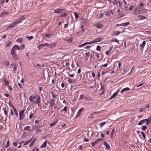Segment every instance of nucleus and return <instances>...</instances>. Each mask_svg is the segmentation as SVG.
<instances>
[{
	"label": "nucleus",
	"instance_id": "0e129e2a",
	"mask_svg": "<svg viewBox=\"0 0 151 151\" xmlns=\"http://www.w3.org/2000/svg\"><path fill=\"white\" fill-rule=\"evenodd\" d=\"M119 67L120 69L122 68V64L120 63H119L118 64Z\"/></svg>",
	"mask_w": 151,
	"mask_h": 151
},
{
	"label": "nucleus",
	"instance_id": "f8f14e48",
	"mask_svg": "<svg viewBox=\"0 0 151 151\" xmlns=\"http://www.w3.org/2000/svg\"><path fill=\"white\" fill-rule=\"evenodd\" d=\"M137 19L139 20H142L146 18V17L143 15H138L137 16Z\"/></svg>",
	"mask_w": 151,
	"mask_h": 151
},
{
	"label": "nucleus",
	"instance_id": "20e7f679",
	"mask_svg": "<svg viewBox=\"0 0 151 151\" xmlns=\"http://www.w3.org/2000/svg\"><path fill=\"white\" fill-rule=\"evenodd\" d=\"M24 19V17H22L19 18L17 20L15 21L16 24H17L21 22Z\"/></svg>",
	"mask_w": 151,
	"mask_h": 151
},
{
	"label": "nucleus",
	"instance_id": "58836bf2",
	"mask_svg": "<svg viewBox=\"0 0 151 151\" xmlns=\"http://www.w3.org/2000/svg\"><path fill=\"white\" fill-rule=\"evenodd\" d=\"M17 24L15 22H13L10 25V27H13L14 26Z\"/></svg>",
	"mask_w": 151,
	"mask_h": 151
},
{
	"label": "nucleus",
	"instance_id": "72a5a7b5",
	"mask_svg": "<svg viewBox=\"0 0 151 151\" xmlns=\"http://www.w3.org/2000/svg\"><path fill=\"white\" fill-rule=\"evenodd\" d=\"M12 43V42L11 41L7 42L6 44V46H11Z\"/></svg>",
	"mask_w": 151,
	"mask_h": 151
},
{
	"label": "nucleus",
	"instance_id": "dca6fc26",
	"mask_svg": "<svg viewBox=\"0 0 151 151\" xmlns=\"http://www.w3.org/2000/svg\"><path fill=\"white\" fill-rule=\"evenodd\" d=\"M19 119L20 120H22L24 117V115L23 114L19 113Z\"/></svg>",
	"mask_w": 151,
	"mask_h": 151
},
{
	"label": "nucleus",
	"instance_id": "cd10ccee",
	"mask_svg": "<svg viewBox=\"0 0 151 151\" xmlns=\"http://www.w3.org/2000/svg\"><path fill=\"white\" fill-rule=\"evenodd\" d=\"M22 40H23V39L22 38H18L17 39L16 41L17 42L22 43Z\"/></svg>",
	"mask_w": 151,
	"mask_h": 151
},
{
	"label": "nucleus",
	"instance_id": "a211bd4d",
	"mask_svg": "<svg viewBox=\"0 0 151 151\" xmlns=\"http://www.w3.org/2000/svg\"><path fill=\"white\" fill-rule=\"evenodd\" d=\"M17 149L15 147H11L7 149L8 151H16Z\"/></svg>",
	"mask_w": 151,
	"mask_h": 151
},
{
	"label": "nucleus",
	"instance_id": "052dcab7",
	"mask_svg": "<svg viewBox=\"0 0 151 151\" xmlns=\"http://www.w3.org/2000/svg\"><path fill=\"white\" fill-rule=\"evenodd\" d=\"M17 69V66L16 65H14V69H13V71H14L15 70H16Z\"/></svg>",
	"mask_w": 151,
	"mask_h": 151
},
{
	"label": "nucleus",
	"instance_id": "ddd939ff",
	"mask_svg": "<svg viewBox=\"0 0 151 151\" xmlns=\"http://www.w3.org/2000/svg\"><path fill=\"white\" fill-rule=\"evenodd\" d=\"M120 33V32L119 31H116L112 33L111 35L113 36H117L119 35Z\"/></svg>",
	"mask_w": 151,
	"mask_h": 151
},
{
	"label": "nucleus",
	"instance_id": "2f4dec72",
	"mask_svg": "<svg viewBox=\"0 0 151 151\" xmlns=\"http://www.w3.org/2000/svg\"><path fill=\"white\" fill-rule=\"evenodd\" d=\"M67 15V13H64L61 14L60 16V17H65Z\"/></svg>",
	"mask_w": 151,
	"mask_h": 151
},
{
	"label": "nucleus",
	"instance_id": "b1692460",
	"mask_svg": "<svg viewBox=\"0 0 151 151\" xmlns=\"http://www.w3.org/2000/svg\"><path fill=\"white\" fill-rule=\"evenodd\" d=\"M12 107L14 110V113H15V114H16V115L17 116L18 115V112H17L16 108H15V107L14 106H12Z\"/></svg>",
	"mask_w": 151,
	"mask_h": 151
},
{
	"label": "nucleus",
	"instance_id": "393cba45",
	"mask_svg": "<svg viewBox=\"0 0 151 151\" xmlns=\"http://www.w3.org/2000/svg\"><path fill=\"white\" fill-rule=\"evenodd\" d=\"M130 24L129 22H127L125 23H122V26L123 27H126Z\"/></svg>",
	"mask_w": 151,
	"mask_h": 151
},
{
	"label": "nucleus",
	"instance_id": "de8ad7c7",
	"mask_svg": "<svg viewBox=\"0 0 151 151\" xmlns=\"http://www.w3.org/2000/svg\"><path fill=\"white\" fill-rule=\"evenodd\" d=\"M113 45H111V46L110 48L108 50V51H109V52H111V50L113 49Z\"/></svg>",
	"mask_w": 151,
	"mask_h": 151
},
{
	"label": "nucleus",
	"instance_id": "4be33fe9",
	"mask_svg": "<svg viewBox=\"0 0 151 151\" xmlns=\"http://www.w3.org/2000/svg\"><path fill=\"white\" fill-rule=\"evenodd\" d=\"M33 137H32L30 139H29V140H28L27 141L25 142L24 143V145H26L27 144H28L29 143H30L32 142V139Z\"/></svg>",
	"mask_w": 151,
	"mask_h": 151
},
{
	"label": "nucleus",
	"instance_id": "8fccbe9b",
	"mask_svg": "<svg viewBox=\"0 0 151 151\" xmlns=\"http://www.w3.org/2000/svg\"><path fill=\"white\" fill-rule=\"evenodd\" d=\"M103 139L99 138L98 139H96V140L98 142H99L101 141Z\"/></svg>",
	"mask_w": 151,
	"mask_h": 151
},
{
	"label": "nucleus",
	"instance_id": "c9c22d12",
	"mask_svg": "<svg viewBox=\"0 0 151 151\" xmlns=\"http://www.w3.org/2000/svg\"><path fill=\"white\" fill-rule=\"evenodd\" d=\"M3 110H4V113H5V114L6 115H7V112L6 110V107H4L3 108Z\"/></svg>",
	"mask_w": 151,
	"mask_h": 151
},
{
	"label": "nucleus",
	"instance_id": "c03bdc74",
	"mask_svg": "<svg viewBox=\"0 0 151 151\" xmlns=\"http://www.w3.org/2000/svg\"><path fill=\"white\" fill-rule=\"evenodd\" d=\"M111 41L113 42H119V41L116 38H115L114 39H113L111 40Z\"/></svg>",
	"mask_w": 151,
	"mask_h": 151
},
{
	"label": "nucleus",
	"instance_id": "c756f323",
	"mask_svg": "<svg viewBox=\"0 0 151 151\" xmlns=\"http://www.w3.org/2000/svg\"><path fill=\"white\" fill-rule=\"evenodd\" d=\"M119 2L118 1H117L116 0H114L112 1V3L116 5H118V3Z\"/></svg>",
	"mask_w": 151,
	"mask_h": 151
},
{
	"label": "nucleus",
	"instance_id": "a18cd8bd",
	"mask_svg": "<svg viewBox=\"0 0 151 151\" xmlns=\"http://www.w3.org/2000/svg\"><path fill=\"white\" fill-rule=\"evenodd\" d=\"M72 41V38H69L68 39V40H67V41L69 43H70Z\"/></svg>",
	"mask_w": 151,
	"mask_h": 151
},
{
	"label": "nucleus",
	"instance_id": "603ef678",
	"mask_svg": "<svg viewBox=\"0 0 151 151\" xmlns=\"http://www.w3.org/2000/svg\"><path fill=\"white\" fill-rule=\"evenodd\" d=\"M147 127L146 126H144L142 127V129L143 130H145L147 129Z\"/></svg>",
	"mask_w": 151,
	"mask_h": 151
},
{
	"label": "nucleus",
	"instance_id": "5701e85b",
	"mask_svg": "<svg viewBox=\"0 0 151 151\" xmlns=\"http://www.w3.org/2000/svg\"><path fill=\"white\" fill-rule=\"evenodd\" d=\"M84 109V108H82L80 109L77 112L76 115V116H80L81 111Z\"/></svg>",
	"mask_w": 151,
	"mask_h": 151
},
{
	"label": "nucleus",
	"instance_id": "a878e982",
	"mask_svg": "<svg viewBox=\"0 0 151 151\" xmlns=\"http://www.w3.org/2000/svg\"><path fill=\"white\" fill-rule=\"evenodd\" d=\"M145 122V121L144 120V119L142 120L139 122L138 123V125H141L143 124Z\"/></svg>",
	"mask_w": 151,
	"mask_h": 151
},
{
	"label": "nucleus",
	"instance_id": "6ab92c4d",
	"mask_svg": "<svg viewBox=\"0 0 151 151\" xmlns=\"http://www.w3.org/2000/svg\"><path fill=\"white\" fill-rule=\"evenodd\" d=\"M146 44L145 41H144L143 42L142 44H140V47H141V49H142L143 48Z\"/></svg>",
	"mask_w": 151,
	"mask_h": 151
},
{
	"label": "nucleus",
	"instance_id": "c85d7f7f",
	"mask_svg": "<svg viewBox=\"0 0 151 151\" xmlns=\"http://www.w3.org/2000/svg\"><path fill=\"white\" fill-rule=\"evenodd\" d=\"M98 143V142L96 139L94 142H92V147H93L96 144H97Z\"/></svg>",
	"mask_w": 151,
	"mask_h": 151
},
{
	"label": "nucleus",
	"instance_id": "bb28decb",
	"mask_svg": "<svg viewBox=\"0 0 151 151\" xmlns=\"http://www.w3.org/2000/svg\"><path fill=\"white\" fill-rule=\"evenodd\" d=\"M4 83H5L6 85H8L9 84V82L7 80V79L6 78H4Z\"/></svg>",
	"mask_w": 151,
	"mask_h": 151
},
{
	"label": "nucleus",
	"instance_id": "bf43d9fd",
	"mask_svg": "<svg viewBox=\"0 0 151 151\" xmlns=\"http://www.w3.org/2000/svg\"><path fill=\"white\" fill-rule=\"evenodd\" d=\"M9 140H8L7 141V145L6 147V148H7V147H8L9 146Z\"/></svg>",
	"mask_w": 151,
	"mask_h": 151
},
{
	"label": "nucleus",
	"instance_id": "4d7b16f0",
	"mask_svg": "<svg viewBox=\"0 0 151 151\" xmlns=\"http://www.w3.org/2000/svg\"><path fill=\"white\" fill-rule=\"evenodd\" d=\"M124 15V14L121 13L120 14H119L118 15V17H122Z\"/></svg>",
	"mask_w": 151,
	"mask_h": 151
},
{
	"label": "nucleus",
	"instance_id": "f3484780",
	"mask_svg": "<svg viewBox=\"0 0 151 151\" xmlns=\"http://www.w3.org/2000/svg\"><path fill=\"white\" fill-rule=\"evenodd\" d=\"M18 50H22L25 48L24 45V44H22L19 46H18Z\"/></svg>",
	"mask_w": 151,
	"mask_h": 151
},
{
	"label": "nucleus",
	"instance_id": "9b49d317",
	"mask_svg": "<svg viewBox=\"0 0 151 151\" xmlns=\"http://www.w3.org/2000/svg\"><path fill=\"white\" fill-rule=\"evenodd\" d=\"M77 81V79H73L69 78L68 81L70 83H74Z\"/></svg>",
	"mask_w": 151,
	"mask_h": 151
},
{
	"label": "nucleus",
	"instance_id": "a19ab883",
	"mask_svg": "<svg viewBox=\"0 0 151 151\" xmlns=\"http://www.w3.org/2000/svg\"><path fill=\"white\" fill-rule=\"evenodd\" d=\"M74 15L76 19H77L78 17V14L76 12L74 13Z\"/></svg>",
	"mask_w": 151,
	"mask_h": 151
},
{
	"label": "nucleus",
	"instance_id": "79ce46f5",
	"mask_svg": "<svg viewBox=\"0 0 151 151\" xmlns=\"http://www.w3.org/2000/svg\"><path fill=\"white\" fill-rule=\"evenodd\" d=\"M67 73L68 74V76L70 77H73L74 76V74H70L68 72H67Z\"/></svg>",
	"mask_w": 151,
	"mask_h": 151
},
{
	"label": "nucleus",
	"instance_id": "13d9d810",
	"mask_svg": "<svg viewBox=\"0 0 151 151\" xmlns=\"http://www.w3.org/2000/svg\"><path fill=\"white\" fill-rule=\"evenodd\" d=\"M85 45H86V43H84L83 44H82L81 45H79L78 46V47H83V46H85Z\"/></svg>",
	"mask_w": 151,
	"mask_h": 151
},
{
	"label": "nucleus",
	"instance_id": "412c9836",
	"mask_svg": "<svg viewBox=\"0 0 151 151\" xmlns=\"http://www.w3.org/2000/svg\"><path fill=\"white\" fill-rule=\"evenodd\" d=\"M130 90V89L128 87H127L125 88H124L121 91V93H122L124 92L127 91L129 90Z\"/></svg>",
	"mask_w": 151,
	"mask_h": 151
},
{
	"label": "nucleus",
	"instance_id": "7ed1b4c3",
	"mask_svg": "<svg viewBox=\"0 0 151 151\" xmlns=\"http://www.w3.org/2000/svg\"><path fill=\"white\" fill-rule=\"evenodd\" d=\"M17 50H18V45H15L12 48L10 54H13L14 53H15V52Z\"/></svg>",
	"mask_w": 151,
	"mask_h": 151
},
{
	"label": "nucleus",
	"instance_id": "6e6552de",
	"mask_svg": "<svg viewBox=\"0 0 151 151\" xmlns=\"http://www.w3.org/2000/svg\"><path fill=\"white\" fill-rule=\"evenodd\" d=\"M94 25L98 28H101L103 27V25L99 22H97L94 24Z\"/></svg>",
	"mask_w": 151,
	"mask_h": 151
},
{
	"label": "nucleus",
	"instance_id": "aec40b11",
	"mask_svg": "<svg viewBox=\"0 0 151 151\" xmlns=\"http://www.w3.org/2000/svg\"><path fill=\"white\" fill-rule=\"evenodd\" d=\"M47 141L46 140L44 142L43 144L40 146V148H42L46 147Z\"/></svg>",
	"mask_w": 151,
	"mask_h": 151
},
{
	"label": "nucleus",
	"instance_id": "5fc2aeb1",
	"mask_svg": "<svg viewBox=\"0 0 151 151\" xmlns=\"http://www.w3.org/2000/svg\"><path fill=\"white\" fill-rule=\"evenodd\" d=\"M5 63H6V65L9 66V62L8 61H5Z\"/></svg>",
	"mask_w": 151,
	"mask_h": 151
},
{
	"label": "nucleus",
	"instance_id": "9d476101",
	"mask_svg": "<svg viewBox=\"0 0 151 151\" xmlns=\"http://www.w3.org/2000/svg\"><path fill=\"white\" fill-rule=\"evenodd\" d=\"M12 55V57L16 61L17 60L18 58L17 54L16 53H14Z\"/></svg>",
	"mask_w": 151,
	"mask_h": 151
},
{
	"label": "nucleus",
	"instance_id": "4468645a",
	"mask_svg": "<svg viewBox=\"0 0 151 151\" xmlns=\"http://www.w3.org/2000/svg\"><path fill=\"white\" fill-rule=\"evenodd\" d=\"M63 10V9H57L54 11V13L59 14L61 12V11Z\"/></svg>",
	"mask_w": 151,
	"mask_h": 151
},
{
	"label": "nucleus",
	"instance_id": "e433bc0d",
	"mask_svg": "<svg viewBox=\"0 0 151 151\" xmlns=\"http://www.w3.org/2000/svg\"><path fill=\"white\" fill-rule=\"evenodd\" d=\"M30 128V127L29 126H27L24 127V130H29Z\"/></svg>",
	"mask_w": 151,
	"mask_h": 151
},
{
	"label": "nucleus",
	"instance_id": "2eb2a0df",
	"mask_svg": "<svg viewBox=\"0 0 151 151\" xmlns=\"http://www.w3.org/2000/svg\"><path fill=\"white\" fill-rule=\"evenodd\" d=\"M79 99L81 100L82 99H83L85 100H88V98H87L86 96H84L83 95H81L80 98H79Z\"/></svg>",
	"mask_w": 151,
	"mask_h": 151
},
{
	"label": "nucleus",
	"instance_id": "3c124183",
	"mask_svg": "<svg viewBox=\"0 0 151 151\" xmlns=\"http://www.w3.org/2000/svg\"><path fill=\"white\" fill-rule=\"evenodd\" d=\"M106 124V122H103V123H102L101 124V125L100 127H101V128H102V127H103L104 125L105 124Z\"/></svg>",
	"mask_w": 151,
	"mask_h": 151
},
{
	"label": "nucleus",
	"instance_id": "ea45409f",
	"mask_svg": "<svg viewBox=\"0 0 151 151\" xmlns=\"http://www.w3.org/2000/svg\"><path fill=\"white\" fill-rule=\"evenodd\" d=\"M45 35L46 37H47L48 38H50L51 37V36H52V35H50L49 34H45Z\"/></svg>",
	"mask_w": 151,
	"mask_h": 151
},
{
	"label": "nucleus",
	"instance_id": "0eeeda50",
	"mask_svg": "<svg viewBox=\"0 0 151 151\" xmlns=\"http://www.w3.org/2000/svg\"><path fill=\"white\" fill-rule=\"evenodd\" d=\"M55 101L54 99H52L50 100V105L49 106V108H50L52 106L55 104Z\"/></svg>",
	"mask_w": 151,
	"mask_h": 151
},
{
	"label": "nucleus",
	"instance_id": "69168bd1",
	"mask_svg": "<svg viewBox=\"0 0 151 151\" xmlns=\"http://www.w3.org/2000/svg\"><path fill=\"white\" fill-rule=\"evenodd\" d=\"M103 16V15L102 14H100L99 15V17L100 18L102 17Z\"/></svg>",
	"mask_w": 151,
	"mask_h": 151
},
{
	"label": "nucleus",
	"instance_id": "f03ea898",
	"mask_svg": "<svg viewBox=\"0 0 151 151\" xmlns=\"http://www.w3.org/2000/svg\"><path fill=\"white\" fill-rule=\"evenodd\" d=\"M56 45V43H53L51 44H49L47 43H46L44 44H42L39 45H38L37 47L39 49H40L41 48L40 47L41 46H47L48 47L52 48L53 47H55Z\"/></svg>",
	"mask_w": 151,
	"mask_h": 151
},
{
	"label": "nucleus",
	"instance_id": "338daca9",
	"mask_svg": "<svg viewBox=\"0 0 151 151\" xmlns=\"http://www.w3.org/2000/svg\"><path fill=\"white\" fill-rule=\"evenodd\" d=\"M40 122V121L39 120H36L35 121V123H39Z\"/></svg>",
	"mask_w": 151,
	"mask_h": 151
},
{
	"label": "nucleus",
	"instance_id": "864d4df0",
	"mask_svg": "<svg viewBox=\"0 0 151 151\" xmlns=\"http://www.w3.org/2000/svg\"><path fill=\"white\" fill-rule=\"evenodd\" d=\"M6 139L5 138L4 139L1 140V142L3 143V145H4V143L6 142Z\"/></svg>",
	"mask_w": 151,
	"mask_h": 151
},
{
	"label": "nucleus",
	"instance_id": "09e8293b",
	"mask_svg": "<svg viewBox=\"0 0 151 151\" xmlns=\"http://www.w3.org/2000/svg\"><path fill=\"white\" fill-rule=\"evenodd\" d=\"M105 14L106 16H110V14L109 12L108 11H106L105 12Z\"/></svg>",
	"mask_w": 151,
	"mask_h": 151
},
{
	"label": "nucleus",
	"instance_id": "f257e3e1",
	"mask_svg": "<svg viewBox=\"0 0 151 151\" xmlns=\"http://www.w3.org/2000/svg\"><path fill=\"white\" fill-rule=\"evenodd\" d=\"M29 100L31 102L37 104L40 108L42 107L41 105L40 104L41 101L40 96L37 95H32L30 96Z\"/></svg>",
	"mask_w": 151,
	"mask_h": 151
},
{
	"label": "nucleus",
	"instance_id": "39448f33",
	"mask_svg": "<svg viewBox=\"0 0 151 151\" xmlns=\"http://www.w3.org/2000/svg\"><path fill=\"white\" fill-rule=\"evenodd\" d=\"M104 39V38H102V37H97L94 39L93 41V42L95 43L97 42H99Z\"/></svg>",
	"mask_w": 151,
	"mask_h": 151
},
{
	"label": "nucleus",
	"instance_id": "423d86ee",
	"mask_svg": "<svg viewBox=\"0 0 151 151\" xmlns=\"http://www.w3.org/2000/svg\"><path fill=\"white\" fill-rule=\"evenodd\" d=\"M104 144L106 147L105 149L106 150H108L110 149V146L107 142L106 141H104Z\"/></svg>",
	"mask_w": 151,
	"mask_h": 151
},
{
	"label": "nucleus",
	"instance_id": "f704fd0d",
	"mask_svg": "<svg viewBox=\"0 0 151 151\" xmlns=\"http://www.w3.org/2000/svg\"><path fill=\"white\" fill-rule=\"evenodd\" d=\"M26 38L28 39V40H30L33 38V37L32 36H30V37H28V36H27Z\"/></svg>",
	"mask_w": 151,
	"mask_h": 151
},
{
	"label": "nucleus",
	"instance_id": "4c0bfd02",
	"mask_svg": "<svg viewBox=\"0 0 151 151\" xmlns=\"http://www.w3.org/2000/svg\"><path fill=\"white\" fill-rule=\"evenodd\" d=\"M42 125H40L39 124L38 126H35V129H38V128H40L42 126Z\"/></svg>",
	"mask_w": 151,
	"mask_h": 151
},
{
	"label": "nucleus",
	"instance_id": "e2e57ef3",
	"mask_svg": "<svg viewBox=\"0 0 151 151\" xmlns=\"http://www.w3.org/2000/svg\"><path fill=\"white\" fill-rule=\"evenodd\" d=\"M36 139V137L34 139H33V140H32V142L34 143L35 142Z\"/></svg>",
	"mask_w": 151,
	"mask_h": 151
},
{
	"label": "nucleus",
	"instance_id": "49530a36",
	"mask_svg": "<svg viewBox=\"0 0 151 151\" xmlns=\"http://www.w3.org/2000/svg\"><path fill=\"white\" fill-rule=\"evenodd\" d=\"M96 50L99 51H101V49L100 47V46L99 45H98L97 47Z\"/></svg>",
	"mask_w": 151,
	"mask_h": 151
},
{
	"label": "nucleus",
	"instance_id": "6e6d98bb",
	"mask_svg": "<svg viewBox=\"0 0 151 151\" xmlns=\"http://www.w3.org/2000/svg\"><path fill=\"white\" fill-rule=\"evenodd\" d=\"M107 65H108V64L107 63H106L105 64H104V65H101V66L104 67H107Z\"/></svg>",
	"mask_w": 151,
	"mask_h": 151
},
{
	"label": "nucleus",
	"instance_id": "680f3d73",
	"mask_svg": "<svg viewBox=\"0 0 151 151\" xmlns=\"http://www.w3.org/2000/svg\"><path fill=\"white\" fill-rule=\"evenodd\" d=\"M67 107L66 106H65L64 109L61 110V111H65L66 112L67 111Z\"/></svg>",
	"mask_w": 151,
	"mask_h": 151
},
{
	"label": "nucleus",
	"instance_id": "1a4fd4ad",
	"mask_svg": "<svg viewBox=\"0 0 151 151\" xmlns=\"http://www.w3.org/2000/svg\"><path fill=\"white\" fill-rule=\"evenodd\" d=\"M119 92V91L118 90L116 91L115 93H114L113 95L111 96L109 100H111L114 98H115L117 95L118 94V93Z\"/></svg>",
	"mask_w": 151,
	"mask_h": 151
},
{
	"label": "nucleus",
	"instance_id": "7c9ffc66",
	"mask_svg": "<svg viewBox=\"0 0 151 151\" xmlns=\"http://www.w3.org/2000/svg\"><path fill=\"white\" fill-rule=\"evenodd\" d=\"M57 122L58 121L54 122L52 123L50 125V127H51L53 126V125H55L56 124Z\"/></svg>",
	"mask_w": 151,
	"mask_h": 151
},
{
	"label": "nucleus",
	"instance_id": "473e14b6",
	"mask_svg": "<svg viewBox=\"0 0 151 151\" xmlns=\"http://www.w3.org/2000/svg\"><path fill=\"white\" fill-rule=\"evenodd\" d=\"M115 129L114 128L113 129L112 131L111 132V138H112L113 137V135L114 134V132L115 130Z\"/></svg>",
	"mask_w": 151,
	"mask_h": 151
},
{
	"label": "nucleus",
	"instance_id": "37998d69",
	"mask_svg": "<svg viewBox=\"0 0 151 151\" xmlns=\"http://www.w3.org/2000/svg\"><path fill=\"white\" fill-rule=\"evenodd\" d=\"M141 133L142 134V136H143V137H144V138L145 139L146 136H145V133L143 132H141Z\"/></svg>",
	"mask_w": 151,
	"mask_h": 151
},
{
	"label": "nucleus",
	"instance_id": "774afa93",
	"mask_svg": "<svg viewBox=\"0 0 151 151\" xmlns=\"http://www.w3.org/2000/svg\"><path fill=\"white\" fill-rule=\"evenodd\" d=\"M13 144L15 146H17V143L16 142H13Z\"/></svg>",
	"mask_w": 151,
	"mask_h": 151
}]
</instances>
